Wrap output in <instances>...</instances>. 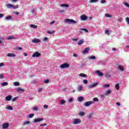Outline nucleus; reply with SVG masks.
<instances>
[{"label":"nucleus","mask_w":129,"mask_h":129,"mask_svg":"<svg viewBox=\"0 0 129 129\" xmlns=\"http://www.w3.org/2000/svg\"><path fill=\"white\" fill-rule=\"evenodd\" d=\"M64 22L66 23H68V24H76L77 22L73 19H69L68 18L64 19Z\"/></svg>","instance_id":"f257e3e1"},{"label":"nucleus","mask_w":129,"mask_h":129,"mask_svg":"<svg viewBox=\"0 0 129 129\" xmlns=\"http://www.w3.org/2000/svg\"><path fill=\"white\" fill-rule=\"evenodd\" d=\"M70 67V66L69 65V64L67 63H64L62 64H61L59 66V68H61V69H65V68H68Z\"/></svg>","instance_id":"f03ea898"},{"label":"nucleus","mask_w":129,"mask_h":129,"mask_svg":"<svg viewBox=\"0 0 129 129\" xmlns=\"http://www.w3.org/2000/svg\"><path fill=\"white\" fill-rule=\"evenodd\" d=\"M38 57H41V53L38 51H36L32 55L33 58H38Z\"/></svg>","instance_id":"7ed1b4c3"},{"label":"nucleus","mask_w":129,"mask_h":129,"mask_svg":"<svg viewBox=\"0 0 129 129\" xmlns=\"http://www.w3.org/2000/svg\"><path fill=\"white\" fill-rule=\"evenodd\" d=\"M74 124H78L79 123H81V120L79 118L75 119L73 122Z\"/></svg>","instance_id":"20e7f679"},{"label":"nucleus","mask_w":129,"mask_h":129,"mask_svg":"<svg viewBox=\"0 0 129 129\" xmlns=\"http://www.w3.org/2000/svg\"><path fill=\"white\" fill-rule=\"evenodd\" d=\"M10 125V124L7 122L4 123L2 125V129H8L9 128V126Z\"/></svg>","instance_id":"39448f33"},{"label":"nucleus","mask_w":129,"mask_h":129,"mask_svg":"<svg viewBox=\"0 0 129 129\" xmlns=\"http://www.w3.org/2000/svg\"><path fill=\"white\" fill-rule=\"evenodd\" d=\"M93 101H88L84 103V106H85L86 107H87L88 106H90V105H91V104H93Z\"/></svg>","instance_id":"423d86ee"},{"label":"nucleus","mask_w":129,"mask_h":129,"mask_svg":"<svg viewBox=\"0 0 129 129\" xmlns=\"http://www.w3.org/2000/svg\"><path fill=\"white\" fill-rule=\"evenodd\" d=\"M41 42V40H40L39 38H34L32 42L34 43L35 44H38V43H40Z\"/></svg>","instance_id":"0eeeda50"},{"label":"nucleus","mask_w":129,"mask_h":129,"mask_svg":"<svg viewBox=\"0 0 129 129\" xmlns=\"http://www.w3.org/2000/svg\"><path fill=\"white\" fill-rule=\"evenodd\" d=\"M7 7L9 9H18V7L15 6V5H13L12 4H7Z\"/></svg>","instance_id":"6e6552de"},{"label":"nucleus","mask_w":129,"mask_h":129,"mask_svg":"<svg viewBox=\"0 0 129 129\" xmlns=\"http://www.w3.org/2000/svg\"><path fill=\"white\" fill-rule=\"evenodd\" d=\"M42 120H44V118H38L34 119L33 122H40V121H42Z\"/></svg>","instance_id":"1a4fd4ad"},{"label":"nucleus","mask_w":129,"mask_h":129,"mask_svg":"<svg viewBox=\"0 0 129 129\" xmlns=\"http://www.w3.org/2000/svg\"><path fill=\"white\" fill-rule=\"evenodd\" d=\"M88 19V17L85 16V15H82L81 16V20H82V21H86Z\"/></svg>","instance_id":"9d476101"},{"label":"nucleus","mask_w":129,"mask_h":129,"mask_svg":"<svg viewBox=\"0 0 129 129\" xmlns=\"http://www.w3.org/2000/svg\"><path fill=\"white\" fill-rule=\"evenodd\" d=\"M95 73L98 75V76H103V73L100 72V71H96Z\"/></svg>","instance_id":"9b49d317"},{"label":"nucleus","mask_w":129,"mask_h":129,"mask_svg":"<svg viewBox=\"0 0 129 129\" xmlns=\"http://www.w3.org/2000/svg\"><path fill=\"white\" fill-rule=\"evenodd\" d=\"M80 34H83V32H82V31H84V32H86V33H88V30L85 29V28H81L80 29Z\"/></svg>","instance_id":"f8f14e48"},{"label":"nucleus","mask_w":129,"mask_h":129,"mask_svg":"<svg viewBox=\"0 0 129 129\" xmlns=\"http://www.w3.org/2000/svg\"><path fill=\"white\" fill-rule=\"evenodd\" d=\"M97 84H98V83H94L93 84L90 85L89 86V88H93V87H95V86H96Z\"/></svg>","instance_id":"ddd939ff"},{"label":"nucleus","mask_w":129,"mask_h":129,"mask_svg":"<svg viewBox=\"0 0 129 129\" xmlns=\"http://www.w3.org/2000/svg\"><path fill=\"white\" fill-rule=\"evenodd\" d=\"M12 96L11 95H8L6 98V100L7 101H10V100H12Z\"/></svg>","instance_id":"4468645a"},{"label":"nucleus","mask_w":129,"mask_h":129,"mask_svg":"<svg viewBox=\"0 0 129 129\" xmlns=\"http://www.w3.org/2000/svg\"><path fill=\"white\" fill-rule=\"evenodd\" d=\"M78 100L79 101V102H81L82 101H83V100H84V97L82 96L78 97Z\"/></svg>","instance_id":"2eb2a0df"},{"label":"nucleus","mask_w":129,"mask_h":129,"mask_svg":"<svg viewBox=\"0 0 129 129\" xmlns=\"http://www.w3.org/2000/svg\"><path fill=\"white\" fill-rule=\"evenodd\" d=\"M8 57H16V54L15 53H8L7 54Z\"/></svg>","instance_id":"dca6fc26"},{"label":"nucleus","mask_w":129,"mask_h":129,"mask_svg":"<svg viewBox=\"0 0 129 129\" xmlns=\"http://www.w3.org/2000/svg\"><path fill=\"white\" fill-rule=\"evenodd\" d=\"M85 41L84 39H81L78 42V45H82L84 43Z\"/></svg>","instance_id":"f3484780"},{"label":"nucleus","mask_w":129,"mask_h":129,"mask_svg":"<svg viewBox=\"0 0 129 129\" xmlns=\"http://www.w3.org/2000/svg\"><path fill=\"white\" fill-rule=\"evenodd\" d=\"M17 92H24V89L21 88H18L16 89Z\"/></svg>","instance_id":"a211bd4d"},{"label":"nucleus","mask_w":129,"mask_h":129,"mask_svg":"<svg viewBox=\"0 0 129 129\" xmlns=\"http://www.w3.org/2000/svg\"><path fill=\"white\" fill-rule=\"evenodd\" d=\"M83 89V87H82V86H78V91L79 92L82 91Z\"/></svg>","instance_id":"6ab92c4d"},{"label":"nucleus","mask_w":129,"mask_h":129,"mask_svg":"<svg viewBox=\"0 0 129 129\" xmlns=\"http://www.w3.org/2000/svg\"><path fill=\"white\" fill-rule=\"evenodd\" d=\"M89 52V49H85L83 51H82L83 54H87Z\"/></svg>","instance_id":"aec40b11"},{"label":"nucleus","mask_w":129,"mask_h":129,"mask_svg":"<svg viewBox=\"0 0 129 129\" xmlns=\"http://www.w3.org/2000/svg\"><path fill=\"white\" fill-rule=\"evenodd\" d=\"M118 69H119L121 71H123L124 70V68L122 66H118Z\"/></svg>","instance_id":"412c9836"},{"label":"nucleus","mask_w":129,"mask_h":129,"mask_svg":"<svg viewBox=\"0 0 129 129\" xmlns=\"http://www.w3.org/2000/svg\"><path fill=\"white\" fill-rule=\"evenodd\" d=\"M22 124L23 125H28V124H30V121H25Z\"/></svg>","instance_id":"4be33fe9"},{"label":"nucleus","mask_w":129,"mask_h":129,"mask_svg":"<svg viewBox=\"0 0 129 129\" xmlns=\"http://www.w3.org/2000/svg\"><path fill=\"white\" fill-rule=\"evenodd\" d=\"M8 84H9V83L8 82H3L1 83V85L2 87L7 86H8Z\"/></svg>","instance_id":"5701e85b"},{"label":"nucleus","mask_w":129,"mask_h":129,"mask_svg":"<svg viewBox=\"0 0 129 129\" xmlns=\"http://www.w3.org/2000/svg\"><path fill=\"white\" fill-rule=\"evenodd\" d=\"M78 115L80 116H84L85 113L84 112H80V113H78Z\"/></svg>","instance_id":"b1692460"},{"label":"nucleus","mask_w":129,"mask_h":129,"mask_svg":"<svg viewBox=\"0 0 129 129\" xmlns=\"http://www.w3.org/2000/svg\"><path fill=\"white\" fill-rule=\"evenodd\" d=\"M102 86V87H103V88H106L107 87H109L110 85L108 84H104Z\"/></svg>","instance_id":"393cba45"},{"label":"nucleus","mask_w":129,"mask_h":129,"mask_svg":"<svg viewBox=\"0 0 129 129\" xmlns=\"http://www.w3.org/2000/svg\"><path fill=\"white\" fill-rule=\"evenodd\" d=\"M60 104H65L66 103V101L65 100H61L59 101Z\"/></svg>","instance_id":"a878e982"},{"label":"nucleus","mask_w":129,"mask_h":129,"mask_svg":"<svg viewBox=\"0 0 129 129\" xmlns=\"http://www.w3.org/2000/svg\"><path fill=\"white\" fill-rule=\"evenodd\" d=\"M89 59L90 60H94V59H96V57L94 56H91L89 57Z\"/></svg>","instance_id":"bb28decb"},{"label":"nucleus","mask_w":129,"mask_h":129,"mask_svg":"<svg viewBox=\"0 0 129 129\" xmlns=\"http://www.w3.org/2000/svg\"><path fill=\"white\" fill-rule=\"evenodd\" d=\"M105 34L106 35H107L108 36H109L110 33H109V30L108 29H106L105 30Z\"/></svg>","instance_id":"cd10ccee"},{"label":"nucleus","mask_w":129,"mask_h":129,"mask_svg":"<svg viewBox=\"0 0 129 129\" xmlns=\"http://www.w3.org/2000/svg\"><path fill=\"white\" fill-rule=\"evenodd\" d=\"M111 92V90H108L107 91H106L105 93V95H108L109 94H110V93Z\"/></svg>","instance_id":"c85d7f7f"},{"label":"nucleus","mask_w":129,"mask_h":129,"mask_svg":"<svg viewBox=\"0 0 129 129\" xmlns=\"http://www.w3.org/2000/svg\"><path fill=\"white\" fill-rule=\"evenodd\" d=\"M115 88L117 90H118L119 89V85H118V84H116L115 85Z\"/></svg>","instance_id":"c756f323"},{"label":"nucleus","mask_w":129,"mask_h":129,"mask_svg":"<svg viewBox=\"0 0 129 129\" xmlns=\"http://www.w3.org/2000/svg\"><path fill=\"white\" fill-rule=\"evenodd\" d=\"M30 27H31V28H33V29H36V28H38V26L37 25H35L34 24H31L30 25Z\"/></svg>","instance_id":"7c9ffc66"},{"label":"nucleus","mask_w":129,"mask_h":129,"mask_svg":"<svg viewBox=\"0 0 129 129\" xmlns=\"http://www.w3.org/2000/svg\"><path fill=\"white\" fill-rule=\"evenodd\" d=\"M79 76H81V77H87V75H86V74H80L79 75Z\"/></svg>","instance_id":"2f4dec72"},{"label":"nucleus","mask_w":129,"mask_h":129,"mask_svg":"<svg viewBox=\"0 0 129 129\" xmlns=\"http://www.w3.org/2000/svg\"><path fill=\"white\" fill-rule=\"evenodd\" d=\"M98 63L100 65H103V64H104V61L103 60H100V61H98Z\"/></svg>","instance_id":"473e14b6"},{"label":"nucleus","mask_w":129,"mask_h":129,"mask_svg":"<svg viewBox=\"0 0 129 129\" xmlns=\"http://www.w3.org/2000/svg\"><path fill=\"white\" fill-rule=\"evenodd\" d=\"M12 18L13 17H12V16H10V15L6 17V20H12Z\"/></svg>","instance_id":"72a5a7b5"},{"label":"nucleus","mask_w":129,"mask_h":129,"mask_svg":"<svg viewBox=\"0 0 129 129\" xmlns=\"http://www.w3.org/2000/svg\"><path fill=\"white\" fill-rule=\"evenodd\" d=\"M60 7L68 8V7H69V5H68L67 4H61L60 5Z\"/></svg>","instance_id":"f704fd0d"},{"label":"nucleus","mask_w":129,"mask_h":129,"mask_svg":"<svg viewBox=\"0 0 129 129\" xmlns=\"http://www.w3.org/2000/svg\"><path fill=\"white\" fill-rule=\"evenodd\" d=\"M14 85H15V86H19V85H20V83L15 82L14 83Z\"/></svg>","instance_id":"c9c22d12"},{"label":"nucleus","mask_w":129,"mask_h":129,"mask_svg":"<svg viewBox=\"0 0 129 129\" xmlns=\"http://www.w3.org/2000/svg\"><path fill=\"white\" fill-rule=\"evenodd\" d=\"M54 33H55V31H47V34H54Z\"/></svg>","instance_id":"e433bc0d"},{"label":"nucleus","mask_w":129,"mask_h":129,"mask_svg":"<svg viewBox=\"0 0 129 129\" xmlns=\"http://www.w3.org/2000/svg\"><path fill=\"white\" fill-rule=\"evenodd\" d=\"M105 17H106V18H111V17H112V16L110 14H106Z\"/></svg>","instance_id":"4c0bfd02"},{"label":"nucleus","mask_w":129,"mask_h":129,"mask_svg":"<svg viewBox=\"0 0 129 129\" xmlns=\"http://www.w3.org/2000/svg\"><path fill=\"white\" fill-rule=\"evenodd\" d=\"M33 110H38V106H35L34 107H32Z\"/></svg>","instance_id":"58836bf2"},{"label":"nucleus","mask_w":129,"mask_h":129,"mask_svg":"<svg viewBox=\"0 0 129 129\" xmlns=\"http://www.w3.org/2000/svg\"><path fill=\"white\" fill-rule=\"evenodd\" d=\"M34 115H35L34 113H31L29 114V118H32V117H33Z\"/></svg>","instance_id":"ea45409f"},{"label":"nucleus","mask_w":129,"mask_h":129,"mask_svg":"<svg viewBox=\"0 0 129 129\" xmlns=\"http://www.w3.org/2000/svg\"><path fill=\"white\" fill-rule=\"evenodd\" d=\"M7 109H9V110H13V107L9 106L7 108Z\"/></svg>","instance_id":"a19ab883"},{"label":"nucleus","mask_w":129,"mask_h":129,"mask_svg":"<svg viewBox=\"0 0 129 129\" xmlns=\"http://www.w3.org/2000/svg\"><path fill=\"white\" fill-rule=\"evenodd\" d=\"M98 2V0H90L89 3H96Z\"/></svg>","instance_id":"79ce46f5"},{"label":"nucleus","mask_w":129,"mask_h":129,"mask_svg":"<svg viewBox=\"0 0 129 129\" xmlns=\"http://www.w3.org/2000/svg\"><path fill=\"white\" fill-rule=\"evenodd\" d=\"M4 77H5V75H4V74H0V78H1V79H4Z\"/></svg>","instance_id":"37998d69"},{"label":"nucleus","mask_w":129,"mask_h":129,"mask_svg":"<svg viewBox=\"0 0 129 129\" xmlns=\"http://www.w3.org/2000/svg\"><path fill=\"white\" fill-rule=\"evenodd\" d=\"M125 21H126V22H127V24L128 25H129V18H128V17H126V18H125Z\"/></svg>","instance_id":"c03bdc74"},{"label":"nucleus","mask_w":129,"mask_h":129,"mask_svg":"<svg viewBox=\"0 0 129 129\" xmlns=\"http://www.w3.org/2000/svg\"><path fill=\"white\" fill-rule=\"evenodd\" d=\"M123 5L127 7V8H129V5L128 3H124Z\"/></svg>","instance_id":"a18cd8bd"},{"label":"nucleus","mask_w":129,"mask_h":129,"mask_svg":"<svg viewBox=\"0 0 129 129\" xmlns=\"http://www.w3.org/2000/svg\"><path fill=\"white\" fill-rule=\"evenodd\" d=\"M83 83H84L85 84H87V83H88V81H87V80H84L83 81Z\"/></svg>","instance_id":"49530a36"},{"label":"nucleus","mask_w":129,"mask_h":129,"mask_svg":"<svg viewBox=\"0 0 129 129\" xmlns=\"http://www.w3.org/2000/svg\"><path fill=\"white\" fill-rule=\"evenodd\" d=\"M50 80L49 79H46L44 81V83H49Z\"/></svg>","instance_id":"de8ad7c7"},{"label":"nucleus","mask_w":129,"mask_h":129,"mask_svg":"<svg viewBox=\"0 0 129 129\" xmlns=\"http://www.w3.org/2000/svg\"><path fill=\"white\" fill-rule=\"evenodd\" d=\"M106 1L105 0H101V4H105Z\"/></svg>","instance_id":"09e8293b"},{"label":"nucleus","mask_w":129,"mask_h":129,"mask_svg":"<svg viewBox=\"0 0 129 129\" xmlns=\"http://www.w3.org/2000/svg\"><path fill=\"white\" fill-rule=\"evenodd\" d=\"M4 66H5V63H4V62L0 63V67H3Z\"/></svg>","instance_id":"8fccbe9b"},{"label":"nucleus","mask_w":129,"mask_h":129,"mask_svg":"<svg viewBox=\"0 0 129 129\" xmlns=\"http://www.w3.org/2000/svg\"><path fill=\"white\" fill-rule=\"evenodd\" d=\"M88 118L89 119H91V114H89V115H87Z\"/></svg>","instance_id":"3c124183"},{"label":"nucleus","mask_w":129,"mask_h":129,"mask_svg":"<svg viewBox=\"0 0 129 129\" xmlns=\"http://www.w3.org/2000/svg\"><path fill=\"white\" fill-rule=\"evenodd\" d=\"M93 101H98V98H93Z\"/></svg>","instance_id":"603ef678"},{"label":"nucleus","mask_w":129,"mask_h":129,"mask_svg":"<svg viewBox=\"0 0 129 129\" xmlns=\"http://www.w3.org/2000/svg\"><path fill=\"white\" fill-rule=\"evenodd\" d=\"M43 107H44V108H45V109H47V108H48V105H43Z\"/></svg>","instance_id":"864d4df0"},{"label":"nucleus","mask_w":129,"mask_h":129,"mask_svg":"<svg viewBox=\"0 0 129 129\" xmlns=\"http://www.w3.org/2000/svg\"><path fill=\"white\" fill-rule=\"evenodd\" d=\"M72 101H73V98H71L69 99V102H72Z\"/></svg>","instance_id":"5fc2aeb1"},{"label":"nucleus","mask_w":129,"mask_h":129,"mask_svg":"<svg viewBox=\"0 0 129 129\" xmlns=\"http://www.w3.org/2000/svg\"><path fill=\"white\" fill-rule=\"evenodd\" d=\"M78 40H79V38H74L73 39V41H74L75 42H76L77 41H78Z\"/></svg>","instance_id":"6e6d98bb"},{"label":"nucleus","mask_w":129,"mask_h":129,"mask_svg":"<svg viewBox=\"0 0 129 129\" xmlns=\"http://www.w3.org/2000/svg\"><path fill=\"white\" fill-rule=\"evenodd\" d=\"M45 125H47V124L44 123V124H41L40 125V126H45Z\"/></svg>","instance_id":"4d7b16f0"},{"label":"nucleus","mask_w":129,"mask_h":129,"mask_svg":"<svg viewBox=\"0 0 129 129\" xmlns=\"http://www.w3.org/2000/svg\"><path fill=\"white\" fill-rule=\"evenodd\" d=\"M18 98H17V97H15V98H13V99H12V101H15V100H17V99Z\"/></svg>","instance_id":"13d9d810"},{"label":"nucleus","mask_w":129,"mask_h":129,"mask_svg":"<svg viewBox=\"0 0 129 129\" xmlns=\"http://www.w3.org/2000/svg\"><path fill=\"white\" fill-rule=\"evenodd\" d=\"M116 105L118 106H120V103L119 102H116Z\"/></svg>","instance_id":"bf43d9fd"},{"label":"nucleus","mask_w":129,"mask_h":129,"mask_svg":"<svg viewBox=\"0 0 129 129\" xmlns=\"http://www.w3.org/2000/svg\"><path fill=\"white\" fill-rule=\"evenodd\" d=\"M42 91H43V89L42 88H40L38 90V92H41Z\"/></svg>","instance_id":"052dcab7"},{"label":"nucleus","mask_w":129,"mask_h":129,"mask_svg":"<svg viewBox=\"0 0 129 129\" xmlns=\"http://www.w3.org/2000/svg\"><path fill=\"white\" fill-rule=\"evenodd\" d=\"M4 17V14L0 13V18H3Z\"/></svg>","instance_id":"680f3d73"},{"label":"nucleus","mask_w":129,"mask_h":129,"mask_svg":"<svg viewBox=\"0 0 129 129\" xmlns=\"http://www.w3.org/2000/svg\"><path fill=\"white\" fill-rule=\"evenodd\" d=\"M54 23H55V21H51V22L50 23V25H52V24H54Z\"/></svg>","instance_id":"e2e57ef3"},{"label":"nucleus","mask_w":129,"mask_h":129,"mask_svg":"<svg viewBox=\"0 0 129 129\" xmlns=\"http://www.w3.org/2000/svg\"><path fill=\"white\" fill-rule=\"evenodd\" d=\"M73 56H74V57H78L77 54H76V53H74Z\"/></svg>","instance_id":"0e129e2a"},{"label":"nucleus","mask_w":129,"mask_h":129,"mask_svg":"<svg viewBox=\"0 0 129 129\" xmlns=\"http://www.w3.org/2000/svg\"><path fill=\"white\" fill-rule=\"evenodd\" d=\"M47 40H48V38H47V37H44L43 38V41H47Z\"/></svg>","instance_id":"69168bd1"},{"label":"nucleus","mask_w":129,"mask_h":129,"mask_svg":"<svg viewBox=\"0 0 129 129\" xmlns=\"http://www.w3.org/2000/svg\"><path fill=\"white\" fill-rule=\"evenodd\" d=\"M110 75H109V74H106V77H110Z\"/></svg>","instance_id":"338daca9"},{"label":"nucleus","mask_w":129,"mask_h":129,"mask_svg":"<svg viewBox=\"0 0 129 129\" xmlns=\"http://www.w3.org/2000/svg\"><path fill=\"white\" fill-rule=\"evenodd\" d=\"M85 63H82V65L81 66V67H84V66H85Z\"/></svg>","instance_id":"774afa93"}]
</instances>
